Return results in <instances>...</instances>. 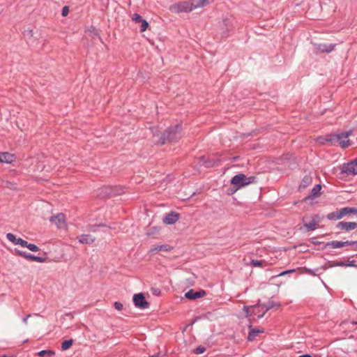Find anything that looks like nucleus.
Instances as JSON below:
<instances>
[{
	"instance_id": "nucleus-1",
	"label": "nucleus",
	"mask_w": 357,
	"mask_h": 357,
	"mask_svg": "<svg viewBox=\"0 0 357 357\" xmlns=\"http://www.w3.org/2000/svg\"><path fill=\"white\" fill-rule=\"evenodd\" d=\"M150 130L153 137H158V140L153 141L157 146L176 142L181 138L182 127L181 124L170 126L162 132L160 136H159L160 130L157 127L150 128Z\"/></svg>"
},
{
	"instance_id": "nucleus-2",
	"label": "nucleus",
	"mask_w": 357,
	"mask_h": 357,
	"mask_svg": "<svg viewBox=\"0 0 357 357\" xmlns=\"http://www.w3.org/2000/svg\"><path fill=\"white\" fill-rule=\"evenodd\" d=\"M214 0H191L190 1H182L172 4L169 10L174 13H190L195 8L204 7Z\"/></svg>"
},
{
	"instance_id": "nucleus-3",
	"label": "nucleus",
	"mask_w": 357,
	"mask_h": 357,
	"mask_svg": "<svg viewBox=\"0 0 357 357\" xmlns=\"http://www.w3.org/2000/svg\"><path fill=\"white\" fill-rule=\"evenodd\" d=\"M351 134V130H349L347 132H341L340 133H331L326 135V136L321 137L322 140V143H330L331 144H335L339 143L340 146L343 149H346L351 145L350 140H341L342 138L348 137Z\"/></svg>"
},
{
	"instance_id": "nucleus-4",
	"label": "nucleus",
	"mask_w": 357,
	"mask_h": 357,
	"mask_svg": "<svg viewBox=\"0 0 357 357\" xmlns=\"http://www.w3.org/2000/svg\"><path fill=\"white\" fill-rule=\"evenodd\" d=\"M124 192V188L120 185H106L98 189V196L101 198L120 195Z\"/></svg>"
},
{
	"instance_id": "nucleus-5",
	"label": "nucleus",
	"mask_w": 357,
	"mask_h": 357,
	"mask_svg": "<svg viewBox=\"0 0 357 357\" xmlns=\"http://www.w3.org/2000/svg\"><path fill=\"white\" fill-rule=\"evenodd\" d=\"M257 180V178L255 176L247 177L244 174L241 173L234 176L230 181V183L236 185L237 188L240 189L250 183H255Z\"/></svg>"
},
{
	"instance_id": "nucleus-6",
	"label": "nucleus",
	"mask_w": 357,
	"mask_h": 357,
	"mask_svg": "<svg viewBox=\"0 0 357 357\" xmlns=\"http://www.w3.org/2000/svg\"><path fill=\"white\" fill-rule=\"evenodd\" d=\"M340 173L347 176L357 174V158L349 162L344 163L340 167Z\"/></svg>"
},
{
	"instance_id": "nucleus-7",
	"label": "nucleus",
	"mask_w": 357,
	"mask_h": 357,
	"mask_svg": "<svg viewBox=\"0 0 357 357\" xmlns=\"http://www.w3.org/2000/svg\"><path fill=\"white\" fill-rule=\"evenodd\" d=\"M335 47V45L333 44H314L313 47V52L315 54L320 53H330L334 50Z\"/></svg>"
},
{
	"instance_id": "nucleus-8",
	"label": "nucleus",
	"mask_w": 357,
	"mask_h": 357,
	"mask_svg": "<svg viewBox=\"0 0 357 357\" xmlns=\"http://www.w3.org/2000/svg\"><path fill=\"white\" fill-rule=\"evenodd\" d=\"M132 300L135 307L139 309H146L149 306V302H147L144 294L142 293L135 294Z\"/></svg>"
},
{
	"instance_id": "nucleus-9",
	"label": "nucleus",
	"mask_w": 357,
	"mask_h": 357,
	"mask_svg": "<svg viewBox=\"0 0 357 357\" xmlns=\"http://www.w3.org/2000/svg\"><path fill=\"white\" fill-rule=\"evenodd\" d=\"M357 241H332L324 243V248H340L344 246L348 245H354L356 244Z\"/></svg>"
},
{
	"instance_id": "nucleus-10",
	"label": "nucleus",
	"mask_w": 357,
	"mask_h": 357,
	"mask_svg": "<svg viewBox=\"0 0 357 357\" xmlns=\"http://www.w3.org/2000/svg\"><path fill=\"white\" fill-rule=\"evenodd\" d=\"M50 222L56 225L58 229H63L66 227V215L62 213L50 217Z\"/></svg>"
},
{
	"instance_id": "nucleus-11",
	"label": "nucleus",
	"mask_w": 357,
	"mask_h": 357,
	"mask_svg": "<svg viewBox=\"0 0 357 357\" xmlns=\"http://www.w3.org/2000/svg\"><path fill=\"white\" fill-rule=\"evenodd\" d=\"M180 218V214L175 211H171L167 213L162 218V221L166 225H173L176 223Z\"/></svg>"
},
{
	"instance_id": "nucleus-12",
	"label": "nucleus",
	"mask_w": 357,
	"mask_h": 357,
	"mask_svg": "<svg viewBox=\"0 0 357 357\" xmlns=\"http://www.w3.org/2000/svg\"><path fill=\"white\" fill-rule=\"evenodd\" d=\"M336 228L345 231H349L357 229V222L341 221L337 222Z\"/></svg>"
},
{
	"instance_id": "nucleus-13",
	"label": "nucleus",
	"mask_w": 357,
	"mask_h": 357,
	"mask_svg": "<svg viewBox=\"0 0 357 357\" xmlns=\"http://www.w3.org/2000/svg\"><path fill=\"white\" fill-rule=\"evenodd\" d=\"M206 295V291L205 290L201 289L199 291H195L191 289L185 294V298L189 300H196Z\"/></svg>"
},
{
	"instance_id": "nucleus-14",
	"label": "nucleus",
	"mask_w": 357,
	"mask_h": 357,
	"mask_svg": "<svg viewBox=\"0 0 357 357\" xmlns=\"http://www.w3.org/2000/svg\"><path fill=\"white\" fill-rule=\"evenodd\" d=\"M218 162H219L218 160H208L204 155H202L199 158L198 163L199 165L204 166L206 168H211V167H213L215 166L216 165H218Z\"/></svg>"
},
{
	"instance_id": "nucleus-15",
	"label": "nucleus",
	"mask_w": 357,
	"mask_h": 357,
	"mask_svg": "<svg viewBox=\"0 0 357 357\" xmlns=\"http://www.w3.org/2000/svg\"><path fill=\"white\" fill-rule=\"evenodd\" d=\"M6 238L9 241L12 242L15 245H20L22 247H24V245H26V241L21 238H16V236L12 233H8L6 234Z\"/></svg>"
},
{
	"instance_id": "nucleus-16",
	"label": "nucleus",
	"mask_w": 357,
	"mask_h": 357,
	"mask_svg": "<svg viewBox=\"0 0 357 357\" xmlns=\"http://www.w3.org/2000/svg\"><path fill=\"white\" fill-rule=\"evenodd\" d=\"M341 219L345 216H349L351 214L357 215V208L356 207H344L339 210Z\"/></svg>"
},
{
	"instance_id": "nucleus-17",
	"label": "nucleus",
	"mask_w": 357,
	"mask_h": 357,
	"mask_svg": "<svg viewBox=\"0 0 357 357\" xmlns=\"http://www.w3.org/2000/svg\"><path fill=\"white\" fill-rule=\"evenodd\" d=\"M321 190V184H317L315 185L313 188L311 190V192L310 195L305 197V200L307 199H312L315 197H317L319 196L320 191Z\"/></svg>"
},
{
	"instance_id": "nucleus-18",
	"label": "nucleus",
	"mask_w": 357,
	"mask_h": 357,
	"mask_svg": "<svg viewBox=\"0 0 357 357\" xmlns=\"http://www.w3.org/2000/svg\"><path fill=\"white\" fill-rule=\"evenodd\" d=\"M172 249H173L172 247L168 244L155 245L149 250V252H160V251L169 252Z\"/></svg>"
},
{
	"instance_id": "nucleus-19",
	"label": "nucleus",
	"mask_w": 357,
	"mask_h": 357,
	"mask_svg": "<svg viewBox=\"0 0 357 357\" xmlns=\"http://www.w3.org/2000/svg\"><path fill=\"white\" fill-rule=\"evenodd\" d=\"M15 160V155L8 152L0 153V162L11 163Z\"/></svg>"
},
{
	"instance_id": "nucleus-20",
	"label": "nucleus",
	"mask_w": 357,
	"mask_h": 357,
	"mask_svg": "<svg viewBox=\"0 0 357 357\" xmlns=\"http://www.w3.org/2000/svg\"><path fill=\"white\" fill-rule=\"evenodd\" d=\"M78 241L82 244H92L95 241V238L90 234H82L77 237Z\"/></svg>"
},
{
	"instance_id": "nucleus-21",
	"label": "nucleus",
	"mask_w": 357,
	"mask_h": 357,
	"mask_svg": "<svg viewBox=\"0 0 357 357\" xmlns=\"http://www.w3.org/2000/svg\"><path fill=\"white\" fill-rule=\"evenodd\" d=\"M14 253H15V255H16L17 256L22 257L29 261H34L35 255H33L32 254L28 253L24 251H22L17 248H15Z\"/></svg>"
},
{
	"instance_id": "nucleus-22",
	"label": "nucleus",
	"mask_w": 357,
	"mask_h": 357,
	"mask_svg": "<svg viewBox=\"0 0 357 357\" xmlns=\"http://www.w3.org/2000/svg\"><path fill=\"white\" fill-rule=\"evenodd\" d=\"M312 176H310L309 175H305L303 178V179L301 182V184L299 185L298 190L301 191L303 189H305L307 187H308L310 185L312 184Z\"/></svg>"
},
{
	"instance_id": "nucleus-23",
	"label": "nucleus",
	"mask_w": 357,
	"mask_h": 357,
	"mask_svg": "<svg viewBox=\"0 0 357 357\" xmlns=\"http://www.w3.org/2000/svg\"><path fill=\"white\" fill-rule=\"evenodd\" d=\"M357 264H354V260H347V261H333L332 264L331 265V267L333 266H351L356 268Z\"/></svg>"
},
{
	"instance_id": "nucleus-24",
	"label": "nucleus",
	"mask_w": 357,
	"mask_h": 357,
	"mask_svg": "<svg viewBox=\"0 0 357 357\" xmlns=\"http://www.w3.org/2000/svg\"><path fill=\"white\" fill-rule=\"evenodd\" d=\"M260 333H263V331L257 328L251 329L247 337L248 340L252 341Z\"/></svg>"
},
{
	"instance_id": "nucleus-25",
	"label": "nucleus",
	"mask_w": 357,
	"mask_h": 357,
	"mask_svg": "<svg viewBox=\"0 0 357 357\" xmlns=\"http://www.w3.org/2000/svg\"><path fill=\"white\" fill-rule=\"evenodd\" d=\"M326 218L329 220H337L341 219V216L340 215L339 210L329 213L327 215Z\"/></svg>"
},
{
	"instance_id": "nucleus-26",
	"label": "nucleus",
	"mask_w": 357,
	"mask_h": 357,
	"mask_svg": "<svg viewBox=\"0 0 357 357\" xmlns=\"http://www.w3.org/2000/svg\"><path fill=\"white\" fill-rule=\"evenodd\" d=\"M318 222L313 218L310 222L305 223L304 227L307 228L308 231H314L316 229L317 225Z\"/></svg>"
},
{
	"instance_id": "nucleus-27",
	"label": "nucleus",
	"mask_w": 357,
	"mask_h": 357,
	"mask_svg": "<svg viewBox=\"0 0 357 357\" xmlns=\"http://www.w3.org/2000/svg\"><path fill=\"white\" fill-rule=\"evenodd\" d=\"M55 352L53 350H42L38 353L39 357H53Z\"/></svg>"
},
{
	"instance_id": "nucleus-28",
	"label": "nucleus",
	"mask_w": 357,
	"mask_h": 357,
	"mask_svg": "<svg viewBox=\"0 0 357 357\" xmlns=\"http://www.w3.org/2000/svg\"><path fill=\"white\" fill-rule=\"evenodd\" d=\"M73 344V339H69V340H66L63 341L61 344L62 350L65 351V350L70 349L72 347Z\"/></svg>"
},
{
	"instance_id": "nucleus-29",
	"label": "nucleus",
	"mask_w": 357,
	"mask_h": 357,
	"mask_svg": "<svg viewBox=\"0 0 357 357\" xmlns=\"http://www.w3.org/2000/svg\"><path fill=\"white\" fill-rule=\"evenodd\" d=\"M275 305V303L273 301H269L268 303L261 304L259 306H261L263 308H264L265 312H267L270 309L273 308Z\"/></svg>"
},
{
	"instance_id": "nucleus-30",
	"label": "nucleus",
	"mask_w": 357,
	"mask_h": 357,
	"mask_svg": "<svg viewBox=\"0 0 357 357\" xmlns=\"http://www.w3.org/2000/svg\"><path fill=\"white\" fill-rule=\"evenodd\" d=\"M24 248H27L29 250L32 252H38L39 250V248L33 243H29L26 241V245H24Z\"/></svg>"
},
{
	"instance_id": "nucleus-31",
	"label": "nucleus",
	"mask_w": 357,
	"mask_h": 357,
	"mask_svg": "<svg viewBox=\"0 0 357 357\" xmlns=\"http://www.w3.org/2000/svg\"><path fill=\"white\" fill-rule=\"evenodd\" d=\"M132 20L136 23H139L142 22L144 19L140 15L135 13L132 17Z\"/></svg>"
},
{
	"instance_id": "nucleus-32",
	"label": "nucleus",
	"mask_w": 357,
	"mask_h": 357,
	"mask_svg": "<svg viewBox=\"0 0 357 357\" xmlns=\"http://www.w3.org/2000/svg\"><path fill=\"white\" fill-rule=\"evenodd\" d=\"M263 261L261 260L252 259L250 261V265L252 266H262Z\"/></svg>"
},
{
	"instance_id": "nucleus-33",
	"label": "nucleus",
	"mask_w": 357,
	"mask_h": 357,
	"mask_svg": "<svg viewBox=\"0 0 357 357\" xmlns=\"http://www.w3.org/2000/svg\"><path fill=\"white\" fill-rule=\"evenodd\" d=\"M23 35L26 38L30 39L33 37V30L32 29L25 30L23 33Z\"/></svg>"
},
{
	"instance_id": "nucleus-34",
	"label": "nucleus",
	"mask_w": 357,
	"mask_h": 357,
	"mask_svg": "<svg viewBox=\"0 0 357 357\" xmlns=\"http://www.w3.org/2000/svg\"><path fill=\"white\" fill-rule=\"evenodd\" d=\"M149 27V23L146 20H143L142 22V25L140 28V31L144 32L146 30V29Z\"/></svg>"
},
{
	"instance_id": "nucleus-35",
	"label": "nucleus",
	"mask_w": 357,
	"mask_h": 357,
	"mask_svg": "<svg viewBox=\"0 0 357 357\" xmlns=\"http://www.w3.org/2000/svg\"><path fill=\"white\" fill-rule=\"evenodd\" d=\"M238 190H239V188H237L236 185H234L233 187L227 189V195H231L234 194Z\"/></svg>"
},
{
	"instance_id": "nucleus-36",
	"label": "nucleus",
	"mask_w": 357,
	"mask_h": 357,
	"mask_svg": "<svg viewBox=\"0 0 357 357\" xmlns=\"http://www.w3.org/2000/svg\"><path fill=\"white\" fill-rule=\"evenodd\" d=\"M114 307L116 310L121 311L123 310V305L121 302L116 301L114 303Z\"/></svg>"
},
{
	"instance_id": "nucleus-37",
	"label": "nucleus",
	"mask_w": 357,
	"mask_h": 357,
	"mask_svg": "<svg viewBox=\"0 0 357 357\" xmlns=\"http://www.w3.org/2000/svg\"><path fill=\"white\" fill-rule=\"evenodd\" d=\"M205 351H206V348L204 347L199 346L195 349V353L196 354H203Z\"/></svg>"
},
{
	"instance_id": "nucleus-38",
	"label": "nucleus",
	"mask_w": 357,
	"mask_h": 357,
	"mask_svg": "<svg viewBox=\"0 0 357 357\" xmlns=\"http://www.w3.org/2000/svg\"><path fill=\"white\" fill-rule=\"evenodd\" d=\"M151 291L154 296H160L161 294V290L157 287H152Z\"/></svg>"
},
{
	"instance_id": "nucleus-39",
	"label": "nucleus",
	"mask_w": 357,
	"mask_h": 357,
	"mask_svg": "<svg viewBox=\"0 0 357 357\" xmlns=\"http://www.w3.org/2000/svg\"><path fill=\"white\" fill-rule=\"evenodd\" d=\"M34 261L39 262V263H43L47 261L46 257H42L38 256H35Z\"/></svg>"
},
{
	"instance_id": "nucleus-40",
	"label": "nucleus",
	"mask_w": 357,
	"mask_h": 357,
	"mask_svg": "<svg viewBox=\"0 0 357 357\" xmlns=\"http://www.w3.org/2000/svg\"><path fill=\"white\" fill-rule=\"evenodd\" d=\"M68 13H69V8H68V6H63V8H62V10H61L62 16H63V17L67 16L68 15Z\"/></svg>"
},
{
	"instance_id": "nucleus-41",
	"label": "nucleus",
	"mask_w": 357,
	"mask_h": 357,
	"mask_svg": "<svg viewBox=\"0 0 357 357\" xmlns=\"http://www.w3.org/2000/svg\"><path fill=\"white\" fill-rule=\"evenodd\" d=\"M294 269H291V270H288V271H284L282 273H280V274H278L277 276H282V275H287V274H289L290 273H293L294 272Z\"/></svg>"
},
{
	"instance_id": "nucleus-42",
	"label": "nucleus",
	"mask_w": 357,
	"mask_h": 357,
	"mask_svg": "<svg viewBox=\"0 0 357 357\" xmlns=\"http://www.w3.org/2000/svg\"><path fill=\"white\" fill-rule=\"evenodd\" d=\"M243 311L246 314L247 316L251 315L248 306H247V305L243 306Z\"/></svg>"
},
{
	"instance_id": "nucleus-43",
	"label": "nucleus",
	"mask_w": 357,
	"mask_h": 357,
	"mask_svg": "<svg viewBox=\"0 0 357 357\" xmlns=\"http://www.w3.org/2000/svg\"><path fill=\"white\" fill-rule=\"evenodd\" d=\"M90 31L94 36H98V31L96 28L91 27V29H90Z\"/></svg>"
},
{
	"instance_id": "nucleus-44",
	"label": "nucleus",
	"mask_w": 357,
	"mask_h": 357,
	"mask_svg": "<svg viewBox=\"0 0 357 357\" xmlns=\"http://www.w3.org/2000/svg\"><path fill=\"white\" fill-rule=\"evenodd\" d=\"M105 226V225L103 224H100V225H93L91 227V230L93 231H96V227H103Z\"/></svg>"
},
{
	"instance_id": "nucleus-45",
	"label": "nucleus",
	"mask_w": 357,
	"mask_h": 357,
	"mask_svg": "<svg viewBox=\"0 0 357 357\" xmlns=\"http://www.w3.org/2000/svg\"><path fill=\"white\" fill-rule=\"evenodd\" d=\"M266 313V312H265V310H264L262 312H259V313H257V317L258 319H261V318H262V317L264 316V314H265Z\"/></svg>"
},
{
	"instance_id": "nucleus-46",
	"label": "nucleus",
	"mask_w": 357,
	"mask_h": 357,
	"mask_svg": "<svg viewBox=\"0 0 357 357\" xmlns=\"http://www.w3.org/2000/svg\"><path fill=\"white\" fill-rule=\"evenodd\" d=\"M31 316V314H27L26 317H24L23 318V322L25 324H27V320H28V318L30 317Z\"/></svg>"
},
{
	"instance_id": "nucleus-47",
	"label": "nucleus",
	"mask_w": 357,
	"mask_h": 357,
	"mask_svg": "<svg viewBox=\"0 0 357 357\" xmlns=\"http://www.w3.org/2000/svg\"><path fill=\"white\" fill-rule=\"evenodd\" d=\"M307 273L312 275H316L317 274L315 273L314 271V270H311V269H308L307 271Z\"/></svg>"
},
{
	"instance_id": "nucleus-48",
	"label": "nucleus",
	"mask_w": 357,
	"mask_h": 357,
	"mask_svg": "<svg viewBox=\"0 0 357 357\" xmlns=\"http://www.w3.org/2000/svg\"><path fill=\"white\" fill-rule=\"evenodd\" d=\"M312 243L314 244V245H321L323 243L322 242H320V241H312Z\"/></svg>"
},
{
	"instance_id": "nucleus-49",
	"label": "nucleus",
	"mask_w": 357,
	"mask_h": 357,
	"mask_svg": "<svg viewBox=\"0 0 357 357\" xmlns=\"http://www.w3.org/2000/svg\"><path fill=\"white\" fill-rule=\"evenodd\" d=\"M149 357H161L160 354H157L153 356H149Z\"/></svg>"
},
{
	"instance_id": "nucleus-50",
	"label": "nucleus",
	"mask_w": 357,
	"mask_h": 357,
	"mask_svg": "<svg viewBox=\"0 0 357 357\" xmlns=\"http://www.w3.org/2000/svg\"><path fill=\"white\" fill-rule=\"evenodd\" d=\"M356 245H357V243Z\"/></svg>"
}]
</instances>
